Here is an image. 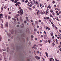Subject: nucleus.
Segmentation results:
<instances>
[{"mask_svg": "<svg viewBox=\"0 0 61 61\" xmlns=\"http://www.w3.org/2000/svg\"><path fill=\"white\" fill-rule=\"evenodd\" d=\"M22 10V9H21L20 11V12L19 11H18V14H20V13H21L22 14H23V10Z\"/></svg>", "mask_w": 61, "mask_h": 61, "instance_id": "nucleus-1", "label": "nucleus"}, {"mask_svg": "<svg viewBox=\"0 0 61 61\" xmlns=\"http://www.w3.org/2000/svg\"><path fill=\"white\" fill-rule=\"evenodd\" d=\"M23 36V37H25V34L24 33L22 34H21V36H20V37H22Z\"/></svg>", "mask_w": 61, "mask_h": 61, "instance_id": "nucleus-2", "label": "nucleus"}, {"mask_svg": "<svg viewBox=\"0 0 61 61\" xmlns=\"http://www.w3.org/2000/svg\"><path fill=\"white\" fill-rule=\"evenodd\" d=\"M7 34L8 36H9V37H11V35L10 33H8V32H7Z\"/></svg>", "mask_w": 61, "mask_h": 61, "instance_id": "nucleus-3", "label": "nucleus"}, {"mask_svg": "<svg viewBox=\"0 0 61 61\" xmlns=\"http://www.w3.org/2000/svg\"><path fill=\"white\" fill-rule=\"evenodd\" d=\"M35 58H36L38 60L40 59V57H38V56H35Z\"/></svg>", "mask_w": 61, "mask_h": 61, "instance_id": "nucleus-4", "label": "nucleus"}, {"mask_svg": "<svg viewBox=\"0 0 61 61\" xmlns=\"http://www.w3.org/2000/svg\"><path fill=\"white\" fill-rule=\"evenodd\" d=\"M8 22H6V23L5 24V26L6 27H8Z\"/></svg>", "mask_w": 61, "mask_h": 61, "instance_id": "nucleus-5", "label": "nucleus"}, {"mask_svg": "<svg viewBox=\"0 0 61 61\" xmlns=\"http://www.w3.org/2000/svg\"><path fill=\"white\" fill-rule=\"evenodd\" d=\"M10 32L11 34H13L14 33V30H10Z\"/></svg>", "mask_w": 61, "mask_h": 61, "instance_id": "nucleus-6", "label": "nucleus"}, {"mask_svg": "<svg viewBox=\"0 0 61 61\" xmlns=\"http://www.w3.org/2000/svg\"><path fill=\"white\" fill-rule=\"evenodd\" d=\"M15 18H16V19L17 20V21H18V17L17 16H15Z\"/></svg>", "mask_w": 61, "mask_h": 61, "instance_id": "nucleus-7", "label": "nucleus"}, {"mask_svg": "<svg viewBox=\"0 0 61 61\" xmlns=\"http://www.w3.org/2000/svg\"><path fill=\"white\" fill-rule=\"evenodd\" d=\"M18 32L19 33H21L22 31L21 30H19V31H18Z\"/></svg>", "mask_w": 61, "mask_h": 61, "instance_id": "nucleus-8", "label": "nucleus"}, {"mask_svg": "<svg viewBox=\"0 0 61 61\" xmlns=\"http://www.w3.org/2000/svg\"><path fill=\"white\" fill-rule=\"evenodd\" d=\"M26 31L27 32H28V33H29L30 32V31H29V29L28 28L27 29Z\"/></svg>", "mask_w": 61, "mask_h": 61, "instance_id": "nucleus-9", "label": "nucleus"}, {"mask_svg": "<svg viewBox=\"0 0 61 61\" xmlns=\"http://www.w3.org/2000/svg\"><path fill=\"white\" fill-rule=\"evenodd\" d=\"M20 20L21 21H23V20H22V18L21 16L20 17Z\"/></svg>", "mask_w": 61, "mask_h": 61, "instance_id": "nucleus-10", "label": "nucleus"}, {"mask_svg": "<svg viewBox=\"0 0 61 61\" xmlns=\"http://www.w3.org/2000/svg\"><path fill=\"white\" fill-rule=\"evenodd\" d=\"M35 23L37 24V25H38V21H36L35 22Z\"/></svg>", "mask_w": 61, "mask_h": 61, "instance_id": "nucleus-11", "label": "nucleus"}, {"mask_svg": "<svg viewBox=\"0 0 61 61\" xmlns=\"http://www.w3.org/2000/svg\"><path fill=\"white\" fill-rule=\"evenodd\" d=\"M3 7H1V12H3Z\"/></svg>", "mask_w": 61, "mask_h": 61, "instance_id": "nucleus-12", "label": "nucleus"}, {"mask_svg": "<svg viewBox=\"0 0 61 61\" xmlns=\"http://www.w3.org/2000/svg\"><path fill=\"white\" fill-rule=\"evenodd\" d=\"M45 54L46 55V56L48 57V53H47L46 52Z\"/></svg>", "mask_w": 61, "mask_h": 61, "instance_id": "nucleus-13", "label": "nucleus"}, {"mask_svg": "<svg viewBox=\"0 0 61 61\" xmlns=\"http://www.w3.org/2000/svg\"><path fill=\"white\" fill-rule=\"evenodd\" d=\"M39 46H43V44H39Z\"/></svg>", "mask_w": 61, "mask_h": 61, "instance_id": "nucleus-14", "label": "nucleus"}, {"mask_svg": "<svg viewBox=\"0 0 61 61\" xmlns=\"http://www.w3.org/2000/svg\"><path fill=\"white\" fill-rule=\"evenodd\" d=\"M3 24H1L0 26V27H1L2 28H3Z\"/></svg>", "mask_w": 61, "mask_h": 61, "instance_id": "nucleus-15", "label": "nucleus"}, {"mask_svg": "<svg viewBox=\"0 0 61 61\" xmlns=\"http://www.w3.org/2000/svg\"><path fill=\"white\" fill-rule=\"evenodd\" d=\"M40 29L41 31H42V27H40Z\"/></svg>", "mask_w": 61, "mask_h": 61, "instance_id": "nucleus-16", "label": "nucleus"}, {"mask_svg": "<svg viewBox=\"0 0 61 61\" xmlns=\"http://www.w3.org/2000/svg\"><path fill=\"white\" fill-rule=\"evenodd\" d=\"M45 42H46V43H47V42H48V41L47 40H45Z\"/></svg>", "mask_w": 61, "mask_h": 61, "instance_id": "nucleus-17", "label": "nucleus"}, {"mask_svg": "<svg viewBox=\"0 0 61 61\" xmlns=\"http://www.w3.org/2000/svg\"><path fill=\"white\" fill-rule=\"evenodd\" d=\"M19 5H21V3H20V2H17V3Z\"/></svg>", "mask_w": 61, "mask_h": 61, "instance_id": "nucleus-18", "label": "nucleus"}, {"mask_svg": "<svg viewBox=\"0 0 61 61\" xmlns=\"http://www.w3.org/2000/svg\"><path fill=\"white\" fill-rule=\"evenodd\" d=\"M28 2V0H26L25 1V3H27V2Z\"/></svg>", "mask_w": 61, "mask_h": 61, "instance_id": "nucleus-19", "label": "nucleus"}, {"mask_svg": "<svg viewBox=\"0 0 61 61\" xmlns=\"http://www.w3.org/2000/svg\"><path fill=\"white\" fill-rule=\"evenodd\" d=\"M31 37L32 38H34V36H33V35H31Z\"/></svg>", "mask_w": 61, "mask_h": 61, "instance_id": "nucleus-20", "label": "nucleus"}, {"mask_svg": "<svg viewBox=\"0 0 61 61\" xmlns=\"http://www.w3.org/2000/svg\"><path fill=\"white\" fill-rule=\"evenodd\" d=\"M49 17H46V20H47L48 19H49Z\"/></svg>", "mask_w": 61, "mask_h": 61, "instance_id": "nucleus-21", "label": "nucleus"}, {"mask_svg": "<svg viewBox=\"0 0 61 61\" xmlns=\"http://www.w3.org/2000/svg\"><path fill=\"white\" fill-rule=\"evenodd\" d=\"M24 23L25 24H26L27 23L26 21V20H25L24 21Z\"/></svg>", "mask_w": 61, "mask_h": 61, "instance_id": "nucleus-22", "label": "nucleus"}, {"mask_svg": "<svg viewBox=\"0 0 61 61\" xmlns=\"http://www.w3.org/2000/svg\"><path fill=\"white\" fill-rule=\"evenodd\" d=\"M20 27L21 28H24V26H23L21 25H20Z\"/></svg>", "mask_w": 61, "mask_h": 61, "instance_id": "nucleus-23", "label": "nucleus"}, {"mask_svg": "<svg viewBox=\"0 0 61 61\" xmlns=\"http://www.w3.org/2000/svg\"><path fill=\"white\" fill-rule=\"evenodd\" d=\"M2 46H5V45L3 43H2Z\"/></svg>", "mask_w": 61, "mask_h": 61, "instance_id": "nucleus-24", "label": "nucleus"}, {"mask_svg": "<svg viewBox=\"0 0 61 61\" xmlns=\"http://www.w3.org/2000/svg\"><path fill=\"white\" fill-rule=\"evenodd\" d=\"M4 59H5V61H7L6 59V58L5 57H4Z\"/></svg>", "mask_w": 61, "mask_h": 61, "instance_id": "nucleus-25", "label": "nucleus"}, {"mask_svg": "<svg viewBox=\"0 0 61 61\" xmlns=\"http://www.w3.org/2000/svg\"><path fill=\"white\" fill-rule=\"evenodd\" d=\"M52 26L53 27H55V24H53L52 25Z\"/></svg>", "mask_w": 61, "mask_h": 61, "instance_id": "nucleus-26", "label": "nucleus"}, {"mask_svg": "<svg viewBox=\"0 0 61 61\" xmlns=\"http://www.w3.org/2000/svg\"><path fill=\"white\" fill-rule=\"evenodd\" d=\"M11 18V17L10 16H9L8 17V19H10Z\"/></svg>", "mask_w": 61, "mask_h": 61, "instance_id": "nucleus-27", "label": "nucleus"}, {"mask_svg": "<svg viewBox=\"0 0 61 61\" xmlns=\"http://www.w3.org/2000/svg\"><path fill=\"white\" fill-rule=\"evenodd\" d=\"M37 6L38 7H39V4L37 5Z\"/></svg>", "mask_w": 61, "mask_h": 61, "instance_id": "nucleus-28", "label": "nucleus"}, {"mask_svg": "<svg viewBox=\"0 0 61 61\" xmlns=\"http://www.w3.org/2000/svg\"><path fill=\"white\" fill-rule=\"evenodd\" d=\"M35 4L36 5H37V4H38V2H37V1L35 3Z\"/></svg>", "mask_w": 61, "mask_h": 61, "instance_id": "nucleus-29", "label": "nucleus"}, {"mask_svg": "<svg viewBox=\"0 0 61 61\" xmlns=\"http://www.w3.org/2000/svg\"><path fill=\"white\" fill-rule=\"evenodd\" d=\"M48 7L49 8H51V6H50V5H49L48 6Z\"/></svg>", "mask_w": 61, "mask_h": 61, "instance_id": "nucleus-30", "label": "nucleus"}, {"mask_svg": "<svg viewBox=\"0 0 61 61\" xmlns=\"http://www.w3.org/2000/svg\"><path fill=\"white\" fill-rule=\"evenodd\" d=\"M34 46H36L37 47H38V46H36V45H34Z\"/></svg>", "mask_w": 61, "mask_h": 61, "instance_id": "nucleus-31", "label": "nucleus"}, {"mask_svg": "<svg viewBox=\"0 0 61 61\" xmlns=\"http://www.w3.org/2000/svg\"><path fill=\"white\" fill-rule=\"evenodd\" d=\"M50 16L51 17H53V15H52L51 14H50Z\"/></svg>", "mask_w": 61, "mask_h": 61, "instance_id": "nucleus-32", "label": "nucleus"}, {"mask_svg": "<svg viewBox=\"0 0 61 61\" xmlns=\"http://www.w3.org/2000/svg\"><path fill=\"white\" fill-rule=\"evenodd\" d=\"M46 29H47L48 28V27L47 26H46Z\"/></svg>", "mask_w": 61, "mask_h": 61, "instance_id": "nucleus-33", "label": "nucleus"}, {"mask_svg": "<svg viewBox=\"0 0 61 61\" xmlns=\"http://www.w3.org/2000/svg\"><path fill=\"white\" fill-rule=\"evenodd\" d=\"M52 44L53 45V46H55V43H54V42H53L52 43Z\"/></svg>", "mask_w": 61, "mask_h": 61, "instance_id": "nucleus-34", "label": "nucleus"}, {"mask_svg": "<svg viewBox=\"0 0 61 61\" xmlns=\"http://www.w3.org/2000/svg\"><path fill=\"white\" fill-rule=\"evenodd\" d=\"M50 12L51 13H52L53 12V10H50Z\"/></svg>", "mask_w": 61, "mask_h": 61, "instance_id": "nucleus-35", "label": "nucleus"}, {"mask_svg": "<svg viewBox=\"0 0 61 61\" xmlns=\"http://www.w3.org/2000/svg\"><path fill=\"white\" fill-rule=\"evenodd\" d=\"M3 51H5V49H2Z\"/></svg>", "mask_w": 61, "mask_h": 61, "instance_id": "nucleus-36", "label": "nucleus"}, {"mask_svg": "<svg viewBox=\"0 0 61 61\" xmlns=\"http://www.w3.org/2000/svg\"><path fill=\"white\" fill-rule=\"evenodd\" d=\"M12 19L13 20H14L15 21V20H16V19H14V18H12Z\"/></svg>", "mask_w": 61, "mask_h": 61, "instance_id": "nucleus-37", "label": "nucleus"}, {"mask_svg": "<svg viewBox=\"0 0 61 61\" xmlns=\"http://www.w3.org/2000/svg\"><path fill=\"white\" fill-rule=\"evenodd\" d=\"M17 1L15 0L14 1V3H16H16H17Z\"/></svg>", "mask_w": 61, "mask_h": 61, "instance_id": "nucleus-38", "label": "nucleus"}, {"mask_svg": "<svg viewBox=\"0 0 61 61\" xmlns=\"http://www.w3.org/2000/svg\"><path fill=\"white\" fill-rule=\"evenodd\" d=\"M55 28V29H56H56H57V27H56Z\"/></svg>", "mask_w": 61, "mask_h": 61, "instance_id": "nucleus-39", "label": "nucleus"}, {"mask_svg": "<svg viewBox=\"0 0 61 61\" xmlns=\"http://www.w3.org/2000/svg\"><path fill=\"white\" fill-rule=\"evenodd\" d=\"M2 60V59L1 57H0V61H1Z\"/></svg>", "mask_w": 61, "mask_h": 61, "instance_id": "nucleus-40", "label": "nucleus"}, {"mask_svg": "<svg viewBox=\"0 0 61 61\" xmlns=\"http://www.w3.org/2000/svg\"><path fill=\"white\" fill-rule=\"evenodd\" d=\"M2 50L0 48V52H2Z\"/></svg>", "mask_w": 61, "mask_h": 61, "instance_id": "nucleus-41", "label": "nucleus"}, {"mask_svg": "<svg viewBox=\"0 0 61 61\" xmlns=\"http://www.w3.org/2000/svg\"><path fill=\"white\" fill-rule=\"evenodd\" d=\"M59 32H60V33H61V30H59Z\"/></svg>", "mask_w": 61, "mask_h": 61, "instance_id": "nucleus-42", "label": "nucleus"}, {"mask_svg": "<svg viewBox=\"0 0 61 61\" xmlns=\"http://www.w3.org/2000/svg\"><path fill=\"white\" fill-rule=\"evenodd\" d=\"M39 27V26L38 25L37 26V28H38Z\"/></svg>", "mask_w": 61, "mask_h": 61, "instance_id": "nucleus-43", "label": "nucleus"}, {"mask_svg": "<svg viewBox=\"0 0 61 61\" xmlns=\"http://www.w3.org/2000/svg\"><path fill=\"white\" fill-rule=\"evenodd\" d=\"M41 14H43V12L41 11Z\"/></svg>", "mask_w": 61, "mask_h": 61, "instance_id": "nucleus-44", "label": "nucleus"}, {"mask_svg": "<svg viewBox=\"0 0 61 61\" xmlns=\"http://www.w3.org/2000/svg\"><path fill=\"white\" fill-rule=\"evenodd\" d=\"M41 24L42 25H44V23L43 22H41Z\"/></svg>", "mask_w": 61, "mask_h": 61, "instance_id": "nucleus-45", "label": "nucleus"}, {"mask_svg": "<svg viewBox=\"0 0 61 61\" xmlns=\"http://www.w3.org/2000/svg\"><path fill=\"white\" fill-rule=\"evenodd\" d=\"M34 31H36V29H34Z\"/></svg>", "mask_w": 61, "mask_h": 61, "instance_id": "nucleus-46", "label": "nucleus"}, {"mask_svg": "<svg viewBox=\"0 0 61 61\" xmlns=\"http://www.w3.org/2000/svg\"><path fill=\"white\" fill-rule=\"evenodd\" d=\"M45 7H46V8H48V7H47V6L46 5L45 6Z\"/></svg>", "mask_w": 61, "mask_h": 61, "instance_id": "nucleus-47", "label": "nucleus"}, {"mask_svg": "<svg viewBox=\"0 0 61 61\" xmlns=\"http://www.w3.org/2000/svg\"><path fill=\"white\" fill-rule=\"evenodd\" d=\"M55 15V13H52V15Z\"/></svg>", "mask_w": 61, "mask_h": 61, "instance_id": "nucleus-48", "label": "nucleus"}, {"mask_svg": "<svg viewBox=\"0 0 61 61\" xmlns=\"http://www.w3.org/2000/svg\"><path fill=\"white\" fill-rule=\"evenodd\" d=\"M15 5H16V6H17V3H16V4H15Z\"/></svg>", "mask_w": 61, "mask_h": 61, "instance_id": "nucleus-49", "label": "nucleus"}, {"mask_svg": "<svg viewBox=\"0 0 61 61\" xmlns=\"http://www.w3.org/2000/svg\"><path fill=\"white\" fill-rule=\"evenodd\" d=\"M52 3L53 4H55V1H53L52 2Z\"/></svg>", "mask_w": 61, "mask_h": 61, "instance_id": "nucleus-50", "label": "nucleus"}, {"mask_svg": "<svg viewBox=\"0 0 61 61\" xmlns=\"http://www.w3.org/2000/svg\"><path fill=\"white\" fill-rule=\"evenodd\" d=\"M49 44H50V43H51V42H50V40H49Z\"/></svg>", "mask_w": 61, "mask_h": 61, "instance_id": "nucleus-51", "label": "nucleus"}, {"mask_svg": "<svg viewBox=\"0 0 61 61\" xmlns=\"http://www.w3.org/2000/svg\"><path fill=\"white\" fill-rule=\"evenodd\" d=\"M56 20H57V21H60L58 19V18H57Z\"/></svg>", "mask_w": 61, "mask_h": 61, "instance_id": "nucleus-52", "label": "nucleus"}, {"mask_svg": "<svg viewBox=\"0 0 61 61\" xmlns=\"http://www.w3.org/2000/svg\"><path fill=\"white\" fill-rule=\"evenodd\" d=\"M40 43H42V40H41L40 41Z\"/></svg>", "mask_w": 61, "mask_h": 61, "instance_id": "nucleus-53", "label": "nucleus"}, {"mask_svg": "<svg viewBox=\"0 0 61 61\" xmlns=\"http://www.w3.org/2000/svg\"><path fill=\"white\" fill-rule=\"evenodd\" d=\"M14 0H11V1L12 2H14Z\"/></svg>", "mask_w": 61, "mask_h": 61, "instance_id": "nucleus-54", "label": "nucleus"}, {"mask_svg": "<svg viewBox=\"0 0 61 61\" xmlns=\"http://www.w3.org/2000/svg\"><path fill=\"white\" fill-rule=\"evenodd\" d=\"M29 7H32V5L30 4L29 5Z\"/></svg>", "mask_w": 61, "mask_h": 61, "instance_id": "nucleus-55", "label": "nucleus"}, {"mask_svg": "<svg viewBox=\"0 0 61 61\" xmlns=\"http://www.w3.org/2000/svg\"><path fill=\"white\" fill-rule=\"evenodd\" d=\"M0 20H1L2 22H3V19H0Z\"/></svg>", "mask_w": 61, "mask_h": 61, "instance_id": "nucleus-56", "label": "nucleus"}, {"mask_svg": "<svg viewBox=\"0 0 61 61\" xmlns=\"http://www.w3.org/2000/svg\"><path fill=\"white\" fill-rule=\"evenodd\" d=\"M51 36H53V33H51Z\"/></svg>", "mask_w": 61, "mask_h": 61, "instance_id": "nucleus-57", "label": "nucleus"}, {"mask_svg": "<svg viewBox=\"0 0 61 61\" xmlns=\"http://www.w3.org/2000/svg\"><path fill=\"white\" fill-rule=\"evenodd\" d=\"M9 14H10V15H11V13L10 12H9Z\"/></svg>", "mask_w": 61, "mask_h": 61, "instance_id": "nucleus-58", "label": "nucleus"}, {"mask_svg": "<svg viewBox=\"0 0 61 61\" xmlns=\"http://www.w3.org/2000/svg\"><path fill=\"white\" fill-rule=\"evenodd\" d=\"M38 22H40V23H41V21L40 20H39Z\"/></svg>", "mask_w": 61, "mask_h": 61, "instance_id": "nucleus-59", "label": "nucleus"}, {"mask_svg": "<svg viewBox=\"0 0 61 61\" xmlns=\"http://www.w3.org/2000/svg\"><path fill=\"white\" fill-rule=\"evenodd\" d=\"M40 50H42V48H40Z\"/></svg>", "mask_w": 61, "mask_h": 61, "instance_id": "nucleus-60", "label": "nucleus"}, {"mask_svg": "<svg viewBox=\"0 0 61 61\" xmlns=\"http://www.w3.org/2000/svg\"><path fill=\"white\" fill-rule=\"evenodd\" d=\"M56 39V42H57V41H57V40Z\"/></svg>", "mask_w": 61, "mask_h": 61, "instance_id": "nucleus-61", "label": "nucleus"}, {"mask_svg": "<svg viewBox=\"0 0 61 61\" xmlns=\"http://www.w3.org/2000/svg\"><path fill=\"white\" fill-rule=\"evenodd\" d=\"M19 26L18 25H17V27H19Z\"/></svg>", "mask_w": 61, "mask_h": 61, "instance_id": "nucleus-62", "label": "nucleus"}, {"mask_svg": "<svg viewBox=\"0 0 61 61\" xmlns=\"http://www.w3.org/2000/svg\"><path fill=\"white\" fill-rule=\"evenodd\" d=\"M58 11H56V13H57V14L58 13Z\"/></svg>", "mask_w": 61, "mask_h": 61, "instance_id": "nucleus-63", "label": "nucleus"}, {"mask_svg": "<svg viewBox=\"0 0 61 61\" xmlns=\"http://www.w3.org/2000/svg\"><path fill=\"white\" fill-rule=\"evenodd\" d=\"M61 45L60 46H58V47H59V48H60V47H61Z\"/></svg>", "mask_w": 61, "mask_h": 61, "instance_id": "nucleus-64", "label": "nucleus"}]
</instances>
